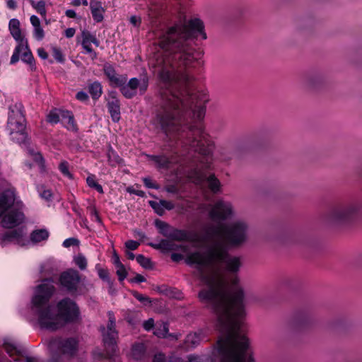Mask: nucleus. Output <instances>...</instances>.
Returning a JSON list of instances; mask_svg holds the SVG:
<instances>
[{
    "mask_svg": "<svg viewBox=\"0 0 362 362\" xmlns=\"http://www.w3.org/2000/svg\"><path fill=\"white\" fill-rule=\"evenodd\" d=\"M249 226L243 219L231 222L228 227L218 225L206 230L202 237L198 235L191 239L192 241L204 242V244H214L226 247V245L238 246L244 243L248 237Z\"/></svg>",
    "mask_w": 362,
    "mask_h": 362,
    "instance_id": "nucleus-4",
    "label": "nucleus"
},
{
    "mask_svg": "<svg viewBox=\"0 0 362 362\" xmlns=\"http://www.w3.org/2000/svg\"><path fill=\"white\" fill-rule=\"evenodd\" d=\"M37 54L42 59H46L48 57L47 52L43 48H39L37 49Z\"/></svg>",
    "mask_w": 362,
    "mask_h": 362,
    "instance_id": "nucleus-56",
    "label": "nucleus"
},
{
    "mask_svg": "<svg viewBox=\"0 0 362 362\" xmlns=\"http://www.w3.org/2000/svg\"><path fill=\"white\" fill-rule=\"evenodd\" d=\"M61 121L68 129H76L74 116L71 112L64 110L61 111Z\"/></svg>",
    "mask_w": 362,
    "mask_h": 362,
    "instance_id": "nucleus-27",
    "label": "nucleus"
},
{
    "mask_svg": "<svg viewBox=\"0 0 362 362\" xmlns=\"http://www.w3.org/2000/svg\"><path fill=\"white\" fill-rule=\"evenodd\" d=\"M116 273L118 276L119 280L122 281L127 276V272L123 264H119L115 267Z\"/></svg>",
    "mask_w": 362,
    "mask_h": 362,
    "instance_id": "nucleus-41",
    "label": "nucleus"
},
{
    "mask_svg": "<svg viewBox=\"0 0 362 362\" xmlns=\"http://www.w3.org/2000/svg\"><path fill=\"white\" fill-rule=\"evenodd\" d=\"M137 262L144 268L148 269L151 267V262L148 258H146L142 255H139L136 257Z\"/></svg>",
    "mask_w": 362,
    "mask_h": 362,
    "instance_id": "nucleus-40",
    "label": "nucleus"
},
{
    "mask_svg": "<svg viewBox=\"0 0 362 362\" xmlns=\"http://www.w3.org/2000/svg\"><path fill=\"white\" fill-rule=\"evenodd\" d=\"M194 242L207 250L187 255L185 261L196 269V274L204 286L199 293V298L216 316V327L221 334L218 341L249 346L248 339L240 329L246 314L244 291L237 276L227 279L221 269L223 267L230 274L237 273L242 266L241 258L229 255L224 246Z\"/></svg>",
    "mask_w": 362,
    "mask_h": 362,
    "instance_id": "nucleus-2",
    "label": "nucleus"
},
{
    "mask_svg": "<svg viewBox=\"0 0 362 362\" xmlns=\"http://www.w3.org/2000/svg\"><path fill=\"white\" fill-rule=\"evenodd\" d=\"M89 92L93 98H98L102 94V86L99 82H94L89 86Z\"/></svg>",
    "mask_w": 362,
    "mask_h": 362,
    "instance_id": "nucleus-33",
    "label": "nucleus"
},
{
    "mask_svg": "<svg viewBox=\"0 0 362 362\" xmlns=\"http://www.w3.org/2000/svg\"><path fill=\"white\" fill-rule=\"evenodd\" d=\"M148 81L146 78L138 79L132 78L129 81L122 85L120 90L123 95L127 98H132L137 94L142 95L147 90Z\"/></svg>",
    "mask_w": 362,
    "mask_h": 362,
    "instance_id": "nucleus-11",
    "label": "nucleus"
},
{
    "mask_svg": "<svg viewBox=\"0 0 362 362\" xmlns=\"http://www.w3.org/2000/svg\"><path fill=\"white\" fill-rule=\"evenodd\" d=\"M8 26L11 35L18 42V44L21 43L23 40H27L21 35L20 22L18 19L10 20Z\"/></svg>",
    "mask_w": 362,
    "mask_h": 362,
    "instance_id": "nucleus-23",
    "label": "nucleus"
},
{
    "mask_svg": "<svg viewBox=\"0 0 362 362\" xmlns=\"http://www.w3.org/2000/svg\"><path fill=\"white\" fill-rule=\"evenodd\" d=\"M7 6L8 8L14 9L16 7V1L14 0H8L7 1Z\"/></svg>",
    "mask_w": 362,
    "mask_h": 362,
    "instance_id": "nucleus-62",
    "label": "nucleus"
},
{
    "mask_svg": "<svg viewBox=\"0 0 362 362\" xmlns=\"http://www.w3.org/2000/svg\"><path fill=\"white\" fill-rule=\"evenodd\" d=\"M151 206L155 210V211L160 216L163 215L164 213V210L163 209V205L161 204V202H159L151 201L150 202Z\"/></svg>",
    "mask_w": 362,
    "mask_h": 362,
    "instance_id": "nucleus-44",
    "label": "nucleus"
},
{
    "mask_svg": "<svg viewBox=\"0 0 362 362\" xmlns=\"http://www.w3.org/2000/svg\"><path fill=\"white\" fill-rule=\"evenodd\" d=\"M161 204L163 205V210H171L174 208V204L171 202L166 200H160Z\"/></svg>",
    "mask_w": 362,
    "mask_h": 362,
    "instance_id": "nucleus-50",
    "label": "nucleus"
},
{
    "mask_svg": "<svg viewBox=\"0 0 362 362\" xmlns=\"http://www.w3.org/2000/svg\"><path fill=\"white\" fill-rule=\"evenodd\" d=\"M33 36L37 40H42L44 38L45 33L41 26L34 28Z\"/></svg>",
    "mask_w": 362,
    "mask_h": 362,
    "instance_id": "nucleus-46",
    "label": "nucleus"
},
{
    "mask_svg": "<svg viewBox=\"0 0 362 362\" xmlns=\"http://www.w3.org/2000/svg\"><path fill=\"white\" fill-rule=\"evenodd\" d=\"M356 204L341 206L332 209L327 215V221L332 224H340L352 218L358 211Z\"/></svg>",
    "mask_w": 362,
    "mask_h": 362,
    "instance_id": "nucleus-8",
    "label": "nucleus"
},
{
    "mask_svg": "<svg viewBox=\"0 0 362 362\" xmlns=\"http://www.w3.org/2000/svg\"><path fill=\"white\" fill-rule=\"evenodd\" d=\"M130 23L135 27H138L141 23V18L136 16H131Z\"/></svg>",
    "mask_w": 362,
    "mask_h": 362,
    "instance_id": "nucleus-55",
    "label": "nucleus"
},
{
    "mask_svg": "<svg viewBox=\"0 0 362 362\" xmlns=\"http://www.w3.org/2000/svg\"><path fill=\"white\" fill-rule=\"evenodd\" d=\"M187 362H214L213 359L209 356H198L189 355L187 357Z\"/></svg>",
    "mask_w": 362,
    "mask_h": 362,
    "instance_id": "nucleus-39",
    "label": "nucleus"
},
{
    "mask_svg": "<svg viewBox=\"0 0 362 362\" xmlns=\"http://www.w3.org/2000/svg\"><path fill=\"white\" fill-rule=\"evenodd\" d=\"M66 16L69 18H75L76 16V13L74 10H67L66 11Z\"/></svg>",
    "mask_w": 362,
    "mask_h": 362,
    "instance_id": "nucleus-61",
    "label": "nucleus"
},
{
    "mask_svg": "<svg viewBox=\"0 0 362 362\" xmlns=\"http://www.w3.org/2000/svg\"><path fill=\"white\" fill-rule=\"evenodd\" d=\"M248 346L218 341L217 349L221 356V362H254L247 356L246 351Z\"/></svg>",
    "mask_w": 362,
    "mask_h": 362,
    "instance_id": "nucleus-7",
    "label": "nucleus"
},
{
    "mask_svg": "<svg viewBox=\"0 0 362 362\" xmlns=\"http://www.w3.org/2000/svg\"><path fill=\"white\" fill-rule=\"evenodd\" d=\"M28 156L33 160V165H37L41 170H44V159L42 155L35 149L28 147Z\"/></svg>",
    "mask_w": 362,
    "mask_h": 362,
    "instance_id": "nucleus-25",
    "label": "nucleus"
},
{
    "mask_svg": "<svg viewBox=\"0 0 362 362\" xmlns=\"http://www.w3.org/2000/svg\"><path fill=\"white\" fill-rule=\"evenodd\" d=\"M22 49H26V40H23L21 43L18 44L11 56V64H15L19 60Z\"/></svg>",
    "mask_w": 362,
    "mask_h": 362,
    "instance_id": "nucleus-31",
    "label": "nucleus"
},
{
    "mask_svg": "<svg viewBox=\"0 0 362 362\" xmlns=\"http://www.w3.org/2000/svg\"><path fill=\"white\" fill-rule=\"evenodd\" d=\"M81 45L83 48L85 49L86 53L89 54L91 59H95L97 57V54L91 48V44L95 45L97 47L99 46V41L97 38L87 30H83L81 33Z\"/></svg>",
    "mask_w": 362,
    "mask_h": 362,
    "instance_id": "nucleus-17",
    "label": "nucleus"
},
{
    "mask_svg": "<svg viewBox=\"0 0 362 362\" xmlns=\"http://www.w3.org/2000/svg\"><path fill=\"white\" fill-rule=\"evenodd\" d=\"M103 71L105 76L109 79L110 84L113 86H122V85L127 81V77L125 76L118 75L114 67L110 64H105L104 65Z\"/></svg>",
    "mask_w": 362,
    "mask_h": 362,
    "instance_id": "nucleus-18",
    "label": "nucleus"
},
{
    "mask_svg": "<svg viewBox=\"0 0 362 362\" xmlns=\"http://www.w3.org/2000/svg\"><path fill=\"white\" fill-rule=\"evenodd\" d=\"M151 159L158 168H167L170 163V160L163 156H151Z\"/></svg>",
    "mask_w": 362,
    "mask_h": 362,
    "instance_id": "nucleus-30",
    "label": "nucleus"
},
{
    "mask_svg": "<svg viewBox=\"0 0 362 362\" xmlns=\"http://www.w3.org/2000/svg\"><path fill=\"white\" fill-rule=\"evenodd\" d=\"M171 259L174 262H179L180 260L183 259V255L177 253H173L171 255Z\"/></svg>",
    "mask_w": 362,
    "mask_h": 362,
    "instance_id": "nucleus-58",
    "label": "nucleus"
},
{
    "mask_svg": "<svg viewBox=\"0 0 362 362\" xmlns=\"http://www.w3.org/2000/svg\"><path fill=\"white\" fill-rule=\"evenodd\" d=\"M76 33V30L74 28H67L66 30H65V35L66 37H72L74 34Z\"/></svg>",
    "mask_w": 362,
    "mask_h": 362,
    "instance_id": "nucleus-57",
    "label": "nucleus"
},
{
    "mask_svg": "<svg viewBox=\"0 0 362 362\" xmlns=\"http://www.w3.org/2000/svg\"><path fill=\"white\" fill-rule=\"evenodd\" d=\"M76 98L80 101H86L88 98V95L83 91L77 93Z\"/></svg>",
    "mask_w": 362,
    "mask_h": 362,
    "instance_id": "nucleus-54",
    "label": "nucleus"
},
{
    "mask_svg": "<svg viewBox=\"0 0 362 362\" xmlns=\"http://www.w3.org/2000/svg\"><path fill=\"white\" fill-rule=\"evenodd\" d=\"M153 334L159 338H166L170 340H177L180 337V334L178 333H168V325L165 322L158 323L156 326Z\"/></svg>",
    "mask_w": 362,
    "mask_h": 362,
    "instance_id": "nucleus-21",
    "label": "nucleus"
},
{
    "mask_svg": "<svg viewBox=\"0 0 362 362\" xmlns=\"http://www.w3.org/2000/svg\"><path fill=\"white\" fill-rule=\"evenodd\" d=\"M22 104L16 103L11 105L8 112L7 131L13 141L19 144L25 141L27 134Z\"/></svg>",
    "mask_w": 362,
    "mask_h": 362,
    "instance_id": "nucleus-6",
    "label": "nucleus"
},
{
    "mask_svg": "<svg viewBox=\"0 0 362 362\" xmlns=\"http://www.w3.org/2000/svg\"><path fill=\"white\" fill-rule=\"evenodd\" d=\"M81 277L78 272L74 269H69L63 272L59 278L61 285L69 292L74 294L83 293L80 286Z\"/></svg>",
    "mask_w": 362,
    "mask_h": 362,
    "instance_id": "nucleus-10",
    "label": "nucleus"
},
{
    "mask_svg": "<svg viewBox=\"0 0 362 362\" xmlns=\"http://www.w3.org/2000/svg\"><path fill=\"white\" fill-rule=\"evenodd\" d=\"M21 60L25 63L29 64L31 71L35 69L34 57L28 48V41L26 40V49H22L21 53Z\"/></svg>",
    "mask_w": 362,
    "mask_h": 362,
    "instance_id": "nucleus-28",
    "label": "nucleus"
},
{
    "mask_svg": "<svg viewBox=\"0 0 362 362\" xmlns=\"http://www.w3.org/2000/svg\"><path fill=\"white\" fill-rule=\"evenodd\" d=\"M107 107L112 120L118 122L120 119V108L118 100L112 98L108 101Z\"/></svg>",
    "mask_w": 362,
    "mask_h": 362,
    "instance_id": "nucleus-24",
    "label": "nucleus"
},
{
    "mask_svg": "<svg viewBox=\"0 0 362 362\" xmlns=\"http://www.w3.org/2000/svg\"><path fill=\"white\" fill-rule=\"evenodd\" d=\"M146 353V346L143 343H136L132 346L130 356L136 361L144 358Z\"/></svg>",
    "mask_w": 362,
    "mask_h": 362,
    "instance_id": "nucleus-26",
    "label": "nucleus"
},
{
    "mask_svg": "<svg viewBox=\"0 0 362 362\" xmlns=\"http://www.w3.org/2000/svg\"><path fill=\"white\" fill-rule=\"evenodd\" d=\"M52 54H53L54 58L58 62L63 63L64 62V55L59 48L53 47H52Z\"/></svg>",
    "mask_w": 362,
    "mask_h": 362,
    "instance_id": "nucleus-43",
    "label": "nucleus"
},
{
    "mask_svg": "<svg viewBox=\"0 0 362 362\" xmlns=\"http://www.w3.org/2000/svg\"><path fill=\"white\" fill-rule=\"evenodd\" d=\"M139 243L137 242V241H134V240H128L125 243V246L127 249L129 250H136L139 245Z\"/></svg>",
    "mask_w": 362,
    "mask_h": 362,
    "instance_id": "nucleus-48",
    "label": "nucleus"
},
{
    "mask_svg": "<svg viewBox=\"0 0 362 362\" xmlns=\"http://www.w3.org/2000/svg\"><path fill=\"white\" fill-rule=\"evenodd\" d=\"M49 237V232L45 229L34 230L30 235V239L27 235V230L24 226L5 233L1 238L0 243L5 246L12 243L20 247L28 246L30 243H37L45 240Z\"/></svg>",
    "mask_w": 362,
    "mask_h": 362,
    "instance_id": "nucleus-5",
    "label": "nucleus"
},
{
    "mask_svg": "<svg viewBox=\"0 0 362 362\" xmlns=\"http://www.w3.org/2000/svg\"><path fill=\"white\" fill-rule=\"evenodd\" d=\"M78 240L76 238H67L63 242V246L64 247H69L71 245H77Z\"/></svg>",
    "mask_w": 362,
    "mask_h": 362,
    "instance_id": "nucleus-49",
    "label": "nucleus"
},
{
    "mask_svg": "<svg viewBox=\"0 0 362 362\" xmlns=\"http://www.w3.org/2000/svg\"><path fill=\"white\" fill-rule=\"evenodd\" d=\"M86 182L88 187L95 189L100 194L103 193V187L97 182L94 175H88L86 178Z\"/></svg>",
    "mask_w": 362,
    "mask_h": 362,
    "instance_id": "nucleus-34",
    "label": "nucleus"
},
{
    "mask_svg": "<svg viewBox=\"0 0 362 362\" xmlns=\"http://www.w3.org/2000/svg\"><path fill=\"white\" fill-rule=\"evenodd\" d=\"M38 192L40 193V196L47 201H49L52 197V191L49 189H46L44 187L39 188Z\"/></svg>",
    "mask_w": 362,
    "mask_h": 362,
    "instance_id": "nucleus-42",
    "label": "nucleus"
},
{
    "mask_svg": "<svg viewBox=\"0 0 362 362\" xmlns=\"http://www.w3.org/2000/svg\"><path fill=\"white\" fill-rule=\"evenodd\" d=\"M235 212L232 204L223 199L218 200L211 206L210 217L215 221H224L235 216Z\"/></svg>",
    "mask_w": 362,
    "mask_h": 362,
    "instance_id": "nucleus-9",
    "label": "nucleus"
},
{
    "mask_svg": "<svg viewBox=\"0 0 362 362\" xmlns=\"http://www.w3.org/2000/svg\"><path fill=\"white\" fill-rule=\"evenodd\" d=\"M95 269L97 270L98 274L100 279L109 284H111L109 278V273L107 269L102 268L100 264H96Z\"/></svg>",
    "mask_w": 362,
    "mask_h": 362,
    "instance_id": "nucleus-38",
    "label": "nucleus"
},
{
    "mask_svg": "<svg viewBox=\"0 0 362 362\" xmlns=\"http://www.w3.org/2000/svg\"><path fill=\"white\" fill-rule=\"evenodd\" d=\"M61 111L62 110H54L50 112L47 115V121L52 124H57L61 121Z\"/></svg>",
    "mask_w": 362,
    "mask_h": 362,
    "instance_id": "nucleus-37",
    "label": "nucleus"
},
{
    "mask_svg": "<svg viewBox=\"0 0 362 362\" xmlns=\"http://www.w3.org/2000/svg\"><path fill=\"white\" fill-rule=\"evenodd\" d=\"M109 323L107 329H103V341L107 349L114 353L116 350V339L117 332L115 330V319L112 313H108Z\"/></svg>",
    "mask_w": 362,
    "mask_h": 362,
    "instance_id": "nucleus-12",
    "label": "nucleus"
},
{
    "mask_svg": "<svg viewBox=\"0 0 362 362\" xmlns=\"http://www.w3.org/2000/svg\"><path fill=\"white\" fill-rule=\"evenodd\" d=\"M30 23L33 28L39 27L40 26V21L39 18L35 15H33L30 16Z\"/></svg>",
    "mask_w": 362,
    "mask_h": 362,
    "instance_id": "nucleus-53",
    "label": "nucleus"
},
{
    "mask_svg": "<svg viewBox=\"0 0 362 362\" xmlns=\"http://www.w3.org/2000/svg\"><path fill=\"white\" fill-rule=\"evenodd\" d=\"M134 236H135L136 238H141V239H143V238H145V235H144V233L143 232H141V231H139V230H138V231H135V232H134Z\"/></svg>",
    "mask_w": 362,
    "mask_h": 362,
    "instance_id": "nucleus-63",
    "label": "nucleus"
},
{
    "mask_svg": "<svg viewBox=\"0 0 362 362\" xmlns=\"http://www.w3.org/2000/svg\"><path fill=\"white\" fill-rule=\"evenodd\" d=\"M24 221V215L19 210H10L3 217L2 225L6 228H14Z\"/></svg>",
    "mask_w": 362,
    "mask_h": 362,
    "instance_id": "nucleus-16",
    "label": "nucleus"
},
{
    "mask_svg": "<svg viewBox=\"0 0 362 362\" xmlns=\"http://www.w3.org/2000/svg\"><path fill=\"white\" fill-rule=\"evenodd\" d=\"M59 169L64 176L66 177L70 180H72L74 178L73 175L69 171V165L67 161H62L59 163Z\"/></svg>",
    "mask_w": 362,
    "mask_h": 362,
    "instance_id": "nucleus-35",
    "label": "nucleus"
},
{
    "mask_svg": "<svg viewBox=\"0 0 362 362\" xmlns=\"http://www.w3.org/2000/svg\"><path fill=\"white\" fill-rule=\"evenodd\" d=\"M112 262L115 267L122 264L119 260V256L116 253H114L112 256Z\"/></svg>",
    "mask_w": 362,
    "mask_h": 362,
    "instance_id": "nucleus-59",
    "label": "nucleus"
},
{
    "mask_svg": "<svg viewBox=\"0 0 362 362\" xmlns=\"http://www.w3.org/2000/svg\"><path fill=\"white\" fill-rule=\"evenodd\" d=\"M4 347L5 351L11 356L14 355L19 356L18 358L14 359L15 362H17L18 361H21V362H38L35 358L23 357L22 355V349L18 346L12 339H6L4 343Z\"/></svg>",
    "mask_w": 362,
    "mask_h": 362,
    "instance_id": "nucleus-15",
    "label": "nucleus"
},
{
    "mask_svg": "<svg viewBox=\"0 0 362 362\" xmlns=\"http://www.w3.org/2000/svg\"><path fill=\"white\" fill-rule=\"evenodd\" d=\"M57 347L64 355L72 356L76 354L78 348V342L74 338L56 339L50 343V348Z\"/></svg>",
    "mask_w": 362,
    "mask_h": 362,
    "instance_id": "nucleus-13",
    "label": "nucleus"
},
{
    "mask_svg": "<svg viewBox=\"0 0 362 362\" xmlns=\"http://www.w3.org/2000/svg\"><path fill=\"white\" fill-rule=\"evenodd\" d=\"M144 183L145 186L148 188L151 189H158V185L153 182V180L149 177H145L143 179Z\"/></svg>",
    "mask_w": 362,
    "mask_h": 362,
    "instance_id": "nucleus-47",
    "label": "nucleus"
},
{
    "mask_svg": "<svg viewBox=\"0 0 362 362\" xmlns=\"http://www.w3.org/2000/svg\"><path fill=\"white\" fill-rule=\"evenodd\" d=\"M154 325V321L152 318L148 319V320L145 321L143 324L144 328L146 331H149L153 327Z\"/></svg>",
    "mask_w": 362,
    "mask_h": 362,
    "instance_id": "nucleus-51",
    "label": "nucleus"
},
{
    "mask_svg": "<svg viewBox=\"0 0 362 362\" xmlns=\"http://www.w3.org/2000/svg\"><path fill=\"white\" fill-rule=\"evenodd\" d=\"M81 4L87 6L88 1L87 0H74L73 1V5H74V6H80Z\"/></svg>",
    "mask_w": 362,
    "mask_h": 362,
    "instance_id": "nucleus-60",
    "label": "nucleus"
},
{
    "mask_svg": "<svg viewBox=\"0 0 362 362\" xmlns=\"http://www.w3.org/2000/svg\"><path fill=\"white\" fill-rule=\"evenodd\" d=\"M156 247L165 251H171L177 250L178 248V246L176 244H175L172 240H162Z\"/></svg>",
    "mask_w": 362,
    "mask_h": 362,
    "instance_id": "nucleus-32",
    "label": "nucleus"
},
{
    "mask_svg": "<svg viewBox=\"0 0 362 362\" xmlns=\"http://www.w3.org/2000/svg\"><path fill=\"white\" fill-rule=\"evenodd\" d=\"M33 8L42 17H45L47 14L46 3L44 0H29Z\"/></svg>",
    "mask_w": 362,
    "mask_h": 362,
    "instance_id": "nucleus-29",
    "label": "nucleus"
},
{
    "mask_svg": "<svg viewBox=\"0 0 362 362\" xmlns=\"http://www.w3.org/2000/svg\"><path fill=\"white\" fill-rule=\"evenodd\" d=\"M159 48L160 50L153 56L155 63L151 62L165 88L161 93L162 111L157 115L158 122L167 135L181 134L185 139V144L204 156L189 179L197 185L206 182L209 188L217 193L221 189L220 181L214 175L206 176L204 173L211 164V141L202 123L204 112L199 110L194 112L197 119L189 124H186L181 117L191 99L189 90H181V86L193 80L189 69L195 63L201 62L189 42H159Z\"/></svg>",
    "mask_w": 362,
    "mask_h": 362,
    "instance_id": "nucleus-1",
    "label": "nucleus"
},
{
    "mask_svg": "<svg viewBox=\"0 0 362 362\" xmlns=\"http://www.w3.org/2000/svg\"><path fill=\"white\" fill-rule=\"evenodd\" d=\"M51 279H44L37 286L30 301V313L39 325L44 329L54 331L66 324L80 319L77 304L69 298L59 300L56 305L50 303L55 293Z\"/></svg>",
    "mask_w": 362,
    "mask_h": 362,
    "instance_id": "nucleus-3",
    "label": "nucleus"
},
{
    "mask_svg": "<svg viewBox=\"0 0 362 362\" xmlns=\"http://www.w3.org/2000/svg\"><path fill=\"white\" fill-rule=\"evenodd\" d=\"M207 339L206 332L204 329H199L194 332L188 334L185 340L187 348H194L202 341Z\"/></svg>",
    "mask_w": 362,
    "mask_h": 362,
    "instance_id": "nucleus-19",
    "label": "nucleus"
},
{
    "mask_svg": "<svg viewBox=\"0 0 362 362\" xmlns=\"http://www.w3.org/2000/svg\"><path fill=\"white\" fill-rule=\"evenodd\" d=\"M74 262L75 264L78 266L81 270H84L86 269L87 260L86 258L83 255L78 254L76 255L74 258Z\"/></svg>",
    "mask_w": 362,
    "mask_h": 362,
    "instance_id": "nucleus-36",
    "label": "nucleus"
},
{
    "mask_svg": "<svg viewBox=\"0 0 362 362\" xmlns=\"http://www.w3.org/2000/svg\"><path fill=\"white\" fill-rule=\"evenodd\" d=\"M155 225L161 234L171 238L172 240H183L188 238L185 232L174 229L163 221L156 220L155 221Z\"/></svg>",
    "mask_w": 362,
    "mask_h": 362,
    "instance_id": "nucleus-14",
    "label": "nucleus"
},
{
    "mask_svg": "<svg viewBox=\"0 0 362 362\" xmlns=\"http://www.w3.org/2000/svg\"><path fill=\"white\" fill-rule=\"evenodd\" d=\"M145 280H146L145 278L141 274H137L135 276V281L137 282H144V281H145Z\"/></svg>",
    "mask_w": 362,
    "mask_h": 362,
    "instance_id": "nucleus-64",
    "label": "nucleus"
},
{
    "mask_svg": "<svg viewBox=\"0 0 362 362\" xmlns=\"http://www.w3.org/2000/svg\"><path fill=\"white\" fill-rule=\"evenodd\" d=\"M90 8L93 20L97 23L101 22L104 18L105 11L102 3L97 0H91Z\"/></svg>",
    "mask_w": 362,
    "mask_h": 362,
    "instance_id": "nucleus-22",
    "label": "nucleus"
},
{
    "mask_svg": "<svg viewBox=\"0 0 362 362\" xmlns=\"http://www.w3.org/2000/svg\"><path fill=\"white\" fill-rule=\"evenodd\" d=\"M15 191L13 189L6 190L0 197V216L16 202Z\"/></svg>",
    "mask_w": 362,
    "mask_h": 362,
    "instance_id": "nucleus-20",
    "label": "nucleus"
},
{
    "mask_svg": "<svg viewBox=\"0 0 362 362\" xmlns=\"http://www.w3.org/2000/svg\"><path fill=\"white\" fill-rule=\"evenodd\" d=\"M133 296H134L135 298H136L139 301H140L141 303H143L144 304H148V303H151V299L146 296H144L136 291H134L133 292Z\"/></svg>",
    "mask_w": 362,
    "mask_h": 362,
    "instance_id": "nucleus-45",
    "label": "nucleus"
},
{
    "mask_svg": "<svg viewBox=\"0 0 362 362\" xmlns=\"http://www.w3.org/2000/svg\"><path fill=\"white\" fill-rule=\"evenodd\" d=\"M152 362H167L164 354H157L153 356Z\"/></svg>",
    "mask_w": 362,
    "mask_h": 362,
    "instance_id": "nucleus-52",
    "label": "nucleus"
}]
</instances>
